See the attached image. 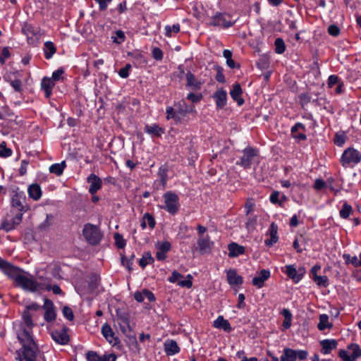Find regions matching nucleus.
Instances as JSON below:
<instances>
[{"mask_svg":"<svg viewBox=\"0 0 361 361\" xmlns=\"http://www.w3.org/2000/svg\"><path fill=\"white\" fill-rule=\"evenodd\" d=\"M12 154V150L10 148L6 147V143L5 142H2L0 144V157L6 158Z\"/></svg>","mask_w":361,"mask_h":361,"instance_id":"49530a36","label":"nucleus"},{"mask_svg":"<svg viewBox=\"0 0 361 361\" xmlns=\"http://www.w3.org/2000/svg\"><path fill=\"white\" fill-rule=\"evenodd\" d=\"M176 112L178 115L180 116H185L188 113H189L188 105L185 102H183V104L178 103V107L176 109Z\"/></svg>","mask_w":361,"mask_h":361,"instance_id":"3c124183","label":"nucleus"},{"mask_svg":"<svg viewBox=\"0 0 361 361\" xmlns=\"http://www.w3.org/2000/svg\"><path fill=\"white\" fill-rule=\"evenodd\" d=\"M305 131V125L300 122L296 123L290 129L292 137L299 141L307 140V135L304 133Z\"/></svg>","mask_w":361,"mask_h":361,"instance_id":"ddd939ff","label":"nucleus"},{"mask_svg":"<svg viewBox=\"0 0 361 361\" xmlns=\"http://www.w3.org/2000/svg\"><path fill=\"white\" fill-rule=\"evenodd\" d=\"M154 262V258L149 252H144L142 257L139 260L140 266L144 269L148 264H152Z\"/></svg>","mask_w":361,"mask_h":361,"instance_id":"c9c22d12","label":"nucleus"},{"mask_svg":"<svg viewBox=\"0 0 361 361\" xmlns=\"http://www.w3.org/2000/svg\"><path fill=\"white\" fill-rule=\"evenodd\" d=\"M64 73V70L63 68H59L56 71H54L52 73L51 80L55 82L56 81H59L62 78V75Z\"/></svg>","mask_w":361,"mask_h":361,"instance_id":"69168bd1","label":"nucleus"},{"mask_svg":"<svg viewBox=\"0 0 361 361\" xmlns=\"http://www.w3.org/2000/svg\"><path fill=\"white\" fill-rule=\"evenodd\" d=\"M166 120L173 119L176 123L181 122V118L178 115L176 109L175 110L172 106H167L166 109Z\"/></svg>","mask_w":361,"mask_h":361,"instance_id":"473e14b6","label":"nucleus"},{"mask_svg":"<svg viewBox=\"0 0 361 361\" xmlns=\"http://www.w3.org/2000/svg\"><path fill=\"white\" fill-rule=\"evenodd\" d=\"M102 334L106 340L113 346L120 345L121 341L118 337L115 336L111 326L105 323L102 327Z\"/></svg>","mask_w":361,"mask_h":361,"instance_id":"9b49d317","label":"nucleus"},{"mask_svg":"<svg viewBox=\"0 0 361 361\" xmlns=\"http://www.w3.org/2000/svg\"><path fill=\"white\" fill-rule=\"evenodd\" d=\"M87 182L90 183L89 192L92 195L96 193L102 188V180L94 173H92L88 176Z\"/></svg>","mask_w":361,"mask_h":361,"instance_id":"f3484780","label":"nucleus"},{"mask_svg":"<svg viewBox=\"0 0 361 361\" xmlns=\"http://www.w3.org/2000/svg\"><path fill=\"white\" fill-rule=\"evenodd\" d=\"M164 351L169 356L174 355L180 350L176 341L172 339L166 340L164 343Z\"/></svg>","mask_w":361,"mask_h":361,"instance_id":"4be33fe9","label":"nucleus"},{"mask_svg":"<svg viewBox=\"0 0 361 361\" xmlns=\"http://www.w3.org/2000/svg\"><path fill=\"white\" fill-rule=\"evenodd\" d=\"M307 355L308 353L305 350H294L285 348L280 357V361H296L297 359L302 361L307 359Z\"/></svg>","mask_w":361,"mask_h":361,"instance_id":"1a4fd4ad","label":"nucleus"},{"mask_svg":"<svg viewBox=\"0 0 361 361\" xmlns=\"http://www.w3.org/2000/svg\"><path fill=\"white\" fill-rule=\"evenodd\" d=\"M213 326L216 329H223L226 332H231L232 331L231 326L229 322L224 318L223 316H219L214 322Z\"/></svg>","mask_w":361,"mask_h":361,"instance_id":"bb28decb","label":"nucleus"},{"mask_svg":"<svg viewBox=\"0 0 361 361\" xmlns=\"http://www.w3.org/2000/svg\"><path fill=\"white\" fill-rule=\"evenodd\" d=\"M121 320V323H119L121 330L123 334H127L128 331L130 330L129 319L127 317H122Z\"/></svg>","mask_w":361,"mask_h":361,"instance_id":"8fccbe9b","label":"nucleus"},{"mask_svg":"<svg viewBox=\"0 0 361 361\" xmlns=\"http://www.w3.org/2000/svg\"><path fill=\"white\" fill-rule=\"evenodd\" d=\"M353 211V208L351 205L348 204L347 202H344L341 209L339 212L340 216L342 219H348Z\"/></svg>","mask_w":361,"mask_h":361,"instance_id":"79ce46f5","label":"nucleus"},{"mask_svg":"<svg viewBox=\"0 0 361 361\" xmlns=\"http://www.w3.org/2000/svg\"><path fill=\"white\" fill-rule=\"evenodd\" d=\"M114 237L116 245L118 248L122 249L126 246V243L122 235L119 234L118 233H116Z\"/></svg>","mask_w":361,"mask_h":361,"instance_id":"09e8293b","label":"nucleus"},{"mask_svg":"<svg viewBox=\"0 0 361 361\" xmlns=\"http://www.w3.org/2000/svg\"><path fill=\"white\" fill-rule=\"evenodd\" d=\"M22 32L27 36V42L31 43L32 37L37 35L39 33L37 27H35L31 24L25 23L22 27Z\"/></svg>","mask_w":361,"mask_h":361,"instance_id":"cd10ccee","label":"nucleus"},{"mask_svg":"<svg viewBox=\"0 0 361 361\" xmlns=\"http://www.w3.org/2000/svg\"><path fill=\"white\" fill-rule=\"evenodd\" d=\"M82 234L85 240L92 245H98L102 238L99 228L89 223L84 226Z\"/></svg>","mask_w":361,"mask_h":361,"instance_id":"0eeeda50","label":"nucleus"},{"mask_svg":"<svg viewBox=\"0 0 361 361\" xmlns=\"http://www.w3.org/2000/svg\"><path fill=\"white\" fill-rule=\"evenodd\" d=\"M213 98L215 100L217 109H221L226 105L227 93L223 88L217 90L214 92Z\"/></svg>","mask_w":361,"mask_h":361,"instance_id":"dca6fc26","label":"nucleus"},{"mask_svg":"<svg viewBox=\"0 0 361 361\" xmlns=\"http://www.w3.org/2000/svg\"><path fill=\"white\" fill-rule=\"evenodd\" d=\"M11 56V53L9 51V48L8 47H5L3 48L1 53L0 54V63L4 64L6 62V59H8Z\"/></svg>","mask_w":361,"mask_h":361,"instance_id":"5fc2aeb1","label":"nucleus"},{"mask_svg":"<svg viewBox=\"0 0 361 361\" xmlns=\"http://www.w3.org/2000/svg\"><path fill=\"white\" fill-rule=\"evenodd\" d=\"M0 270L8 277L13 279L17 286L20 287L24 290L33 293L45 288L44 284L38 282L32 275L27 274L28 276H25L22 274V273H24L23 269L13 265L1 257Z\"/></svg>","mask_w":361,"mask_h":361,"instance_id":"f03ea898","label":"nucleus"},{"mask_svg":"<svg viewBox=\"0 0 361 361\" xmlns=\"http://www.w3.org/2000/svg\"><path fill=\"white\" fill-rule=\"evenodd\" d=\"M131 68V66L128 63L123 68H121L118 71V75L122 78H126L129 75V71Z\"/></svg>","mask_w":361,"mask_h":361,"instance_id":"0e129e2a","label":"nucleus"},{"mask_svg":"<svg viewBox=\"0 0 361 361\" xmlns=\"http://www.w3.org/2000/svg\"><path fill=\"white\" fill-rule=\"evenodd\" d=\"M51 338L56 343L60 345H66L69 341V336L66 328L53 331L51 332Z\"/></svg>","mask_w":361,"mask_h":361,"instance_id":"2eb2a0df","label":"nucleus"},{"mask_svg":"<svg viewBox=\"0 0 361 361\" xmlns=\"http://www.w3.org/2000/svg\"><path fill=\"white\" fill-rule=\"evenodd\" d=\"M215 69L216 71V75L215 76L216 80L219 82L224 83L226 82V79L223 73V68L219 66H215Z\"/></svg>","mask_w":361,"mask_h":361,"instance_id":"603ef678","label":"nucleus"},{"mask_svg":"<svg viewBox=\"0 0 361 361\" xmlns=\"http://www.w3.org/2000/svg\"><path fill=\"white\" fill-rule=\"evenodd\" d=\"M328 33L333 37H337L340 34V28L336 25H331L328 27Z\"/></svg>","mask_w":361,"mask_h":361,"instance_id":"774afa93","label":"nucleus"},{"mask_svg":"<svg viewBox=\"0 0 361 361\" xmlns=\"http://www.w3.org/2000/svg\"><path fill=\"white\" fill-rule=\"evenodd\" d=\"M54 86L55 82L51 78L44 77L42 78L41 81V89L44 92V96L47 99L51 97Z\"/></svg>","mask_w":361,"mask_h":361,"instance_id":"412c9836","label":"nucleus"},{"mask_svg":"<svg viewBox=\"0 0 361 361\" xmlns=\"http://www.w3.org/2000/svg\"><path fill=\"white\" fill-rule=\"evenodd\" d=\"M243 154L242 157L240 161L236 162V164L247 169L250 168L253 159L259 156V150L248 146L243 150Z\"/></svg>","mask_w":361,"mask_h":361,"instance_id":"6e6552de","label":"nucleus"},{"mask_svg":"<svg viewBox=\"0 0 361 361\" xmlns=\"http://www.w3.org/2000/svg\"><path fill=\"white\" fill-rule=\"evenodd\" d=\"M152 57L157 61H161L163 59L164 54L162 50L159 47L153 48L152 51Z\"/></svg>","mask_w":361,"mask_h":361,"instance_id":"680f3d73","label":"nucleus"},{"mask_svg":"<svg viewBox=\"0 0 361 361\" xmlns=\"http://www.w3.org/2000/svg\"><path fill=\"white\" fill-rule=\"evenodd\" d=\"M113 42L116 44H120L126 40V36L123 31L119 30L115 32V35L111 37Z\"/></svg>","mask_w":361,"mask_h":361,"instance_id":"c03bdc74","label":"nucleus"},{"mask_svg":"<svg viewBox=\"0 0 361 361\" xmlns=\"http://www.w3.org/2000/svg\"><path fill=\"white\" fill-rule=\"evenodd\" d=\"M144 130L146 133L150 135L152 137H161L165 133L164 128L160 127L158 124L146 125Z\"/></svg>","mask_w":361,"mask_h":361,"instance_id":"aec40b11","label":"nucleus"},{"mask_svg":"<svg viewBox=\"0 0 361 361\" xmlns=\"http://www.w3.org/2000/svg\"><path fill=\"white\" fill-rule=\"evenodd\" d=\"M360 161L361 152L353 147L345 149L340 158V163L344 168H353Z\"/></svg>","mask_w":361,"mask_h":361,"instance_id":"20e7f679","label":"nucleus"},{"mask_svg":"<svg viewBox=\"0 0 361 361\" xmlns=\"http://www.w3.org/2000/svg\"><path fill=\"white\" fill-rule=\"evenodd\" d=\"M12 194L11 200V208L16 209L18 212V214H21L23 216L24 213L30 209V206L27 203V197L25 192L17 188L13 190Z\"/></svg>","mask_w":361,"mask_h":361,"instance_id":"39448f33","label":"nucleus"},{"mask_svg":"<svg viewBox=\"0 0 361 361\" xmlns=\"http://www.w3.org/2000/svg\"><path fill=\"white\" fill-rule=\"evenodd\" d=\"M313 281L319 287L326 288L329 286V279L326 276H317Z\"/></svg>","mask_w":361,"mask_h":361,"instance_id":"a18cd8bd","label":"nucleus"},{"mask_svg":"<svg viewBox=\"0 0 361 361\" xmlns=\"http://www.w3.org/2000/svg\"><path fill=\"white\" fill-rule=\"evenodd\" d=\"M226 279L228 284L231 286H239L243 283V278L237 274L235 269H230L226 271Z\"/></svg>","mask_w":361,"mask_h":361,"instance_id":"4468645a","label":"nucleus"},{"mask_svg":"<svg viewBox=\"0 0 361 361\" xmlns=\"http://www.w3.org/2000/svg\"><path fill=\"white\" fill-rule=\"evenodd\" d=\"M185 78L187 87H190L194 91L200 90L202 88L203 82L196 79L195 75L191 71H188Z\"/></svg>","mask_w":361,"mask_h":361,"instance_id":"6ab92c4d","label":"nucleus"},{"mask_svg":"<svg viewBox=\"0 0 361 361\" xmlns=\"http://www.w3.org/2000/svg\"><path fill=\"white\" fill-rule=\"evenodd\" d=\"M348 348L352 350L351 355H349L348 351L345 350H340L338 352V356L343 361H355L361 356V348L359 345L356 343H351L348 346Z\"/></svg>","mask_w":361,"mask_h":361,"instance_id":"9d476101","label":"nucleus"},{"mask_svg":"<svg viewBox=\"0 0 361 361\" xmlns=\"http://www.w3.org/2000/svg\"><path fill=\"white\" fill-rule=\"evenodd\" d=\"M182 278H183V276L177 271L174 270L172 271L171 276L169 277L168 281L172 283H178V281H179L178 279Z\"/></svg>","mask_w":361,"mask_h":361,"instance_id":"e2e57ef3","label":"nucleus"},{"mask_svg":"<svg viewBox=\"0 0 361 361\" xmlns=\"http://www.w3.org/2000/svg\"><path fill=\"white\" fill-rule=\"evenodd\" d=\"M186 278H187V279L180 280V281H178V285L181 287H186V288H190L192 286V276L190 274H188Z\"/></svg>","mask_w":361,"mask_h":361,"instance_id":"4d7b16f0","label":"nucleus"},{"mask_svg":"<svg viewBox=\"0 0 361 361\" xmlns=\"http://www.w3.org/2000/svg\"><path fill=\"white\" fill-rule=\"evenodd\" d=\"M329 317L326 314H322L319 316V322L317 324V328L320 331H324L326 329H331L333 326L332 323L329 322Z\"/></svg>","mask_w":361,"mask_h":361,"instance_id":"7c9ffc66","label":"nucleus"},{"mask_svg":"<svg viewBox=\"0 0 361 361\" xmlns=\"http://www.w3.org/2000/svg\"><path fill=\"white\" fill-rule=\"evenodd\" d=\"M202 97L203 96L202 93L195 94L193 92H190L188 94L186 98L189 101H191L192 103H197L202 100Z\"/></svg>","mask_w":361,"mask_h":361,"instance_id":"6e6d98bb","label":"nucleus"},{"mask_svg":"<svg viewBox=\"0 0 361 361\" xmlns=\"http://www.w3.org/2000/svg\"><path fill=\"white\" fill-rule=\"evenodd\" d=\"M63 316L69 321H73L74 319V314L72 309L68 306H64L63 308Z\"/></svg>","mask_w":361,"mask_h":361,"instance_id":"bf43d9fd","label":"nucleus"},{"mask_svg":"<svg viewBox=\"0 0 361 361\" xmlns=\"http://www.w3.org/2000/svg\"><path fill=\"white\" fill-rule=\"evenodd\" d=\"M101 356L93 350H89L86 353V359L87 361H100Z\"/></svg>","mask_w":361,"mask_h":361,"instance_id":"864d4df0","label":"nucleus"},{"mask_svg":"<svg viewBox=\"0 0 361 361\" xmlns=\"http://www.w3.org/2000/svg\"><path fill=\"white\" fill-rule=\"evenodd\" d=\"M243 90L239 83H235L230 92V95L233 101L236 102L238 106H242L245 103V100L241 97Z\"/></svg>","mask_w":361,"mask_h":361,"instance_id":"a211bd4d","label":"nucleus"},{"mask_svg":"<svg viewBox=\"0 0 361 361\" xmlns=\"http://www.w3.org/2000/svg\"><path fill=\"white\" fill-rule=\"evenodd\" d=\"M345 140L346 136L344 132L337 133L334 135V142L338 147H342L345 144Z\"/></svg>","mask_w":361,"mask_h":361,"instance_id":"37998d69","label":"nucleus"},{"mask_svg":"<svg viewBox=\"0 0 361 361\" xmlns=\"http://www.w3.org/2000/svg\"><path fill=\"white\" fill-rule=\"evenodd\" d=\"M28 164L29 161L27 160L23 159L21 161L20 166L18 170L20 176H23L27 173Z\"/></svg>","mask_w":361,"mask_h":361,"instance_id":"338daca9","label":"nucleus"},{"mask_svg":"<svg viewBox=\"0 0 361 361\" xmlns=\"http://www.w3.org/2000/svg\"><path fill=\"white\" fill-rule=\"evenodd\" d=\"M164 205L161 208L168 212L171 215H175L179 210V197L173 191H167L164 195Z\"/></svg>","mask_w":361,"mask_h":361,"instance_id":"423d86ee","label":"nucleus"},{"mask_svg":"<svg viewBox=\"0 0 361 361\" xmlns=\"http://www.w3.org/2000/svg\"><path fill=\"white\" fill-rule=\"evenodd\" d=\"M29 197L35 201L39 200L42 195V190L38 183H32L27 188Z\"/></svg>","mask_w":361,"mask_h":361,"instance_id":"393cba45","label":"nucleus"},{"mask_svg":"<svg viewBox=\"0 0 361 361\" xmlns=\"http://www.w3.org/2000/svg\"><path fill=\"white\" fill-rule=\"evenodd\" d=\"M65 167H66L65 161H62L60 164H54L50 166L49 171H50V173H54L56 176H61L63 173Z\"/></svg>","mask_w":361,"mask_h":361,"instance_id":"58836bf2","label":"nucleus"},{"mask_svg":"<svg viewBox=\"0 0 361 361\" xmlns=\"http://www.w3.org/2000/svg\"><path fill=\"white\" fill-rule=\"evenodd\" d=\"M180 26L178 23L173 25V26L166 25L165 26V35L166 37H171V32L174 33H178L180 32Z\"/></svg>","mask_w":361,"mask_h":361,"instance_id":"de8ad7c7","label":"nucleus"},{"mask_svg":"<svg viewBox=\"0 0 361 361\" xmlns=\"http://www.w3.org/2000/svg\"><path fill=\"white\" fill-rule=\"evenodd\" d=\"M343 259L346 264H352L355 267H361V258L358 259L356 256L350 257L349 254H344L343 255Z\"/></svg>","mask_w":361,"mask_h":361,"instance_id":"ea45409f","label":"nucleus"},{"mask_svg":"<svg viewBox=\"0 0 361 361\" xmlns=\"http://www.w3.org/2000/svg\"><path fill=\"white\" fill-rule=\"evenodd\" d=\"M342 80L338 78L336 75H331L327 80L328 87L331 88L334 85H338V82H341Z\"/></svg>","mask_w":361,"mask_h":361,"instance_id":"052dcab7","label":"nucleus"},{"mask_svg":"<svg viewBox=\"0 0 361 361\" xmlns=\"http://www.w3.org/2000/svg\"><path fill=\"white\" fill-rule=\"evenodd\" d=\"M56 49L52 42H46L44 43V56L47 59H50L52 56L56 53Z\"/></svg>","mask_w":361,"mask_h":361,"instance_id":"72a5a7b5","label":"nucleus"},{"mask_svg":"<svg viewBox=\"0 0 361 361\" xmlns=\"http://www.w3.org/2000/svg\"><path fill=\"white\" fill-rule=\"evenodd\" d=\"M22 214H16V215L11 220L4 219L2 221L0 230H4L6 232H9L13 230L16 226L19 225L22 221Z\"/></svg>","mask_w":361,"mask_h":361,"instance_id":"f8f14e48","label":"nucleus"},{"mask_svg":"<svg viewBox=\"0 0 361 361\" xmlns=\"http://www.w3.org/2000/svg\"><path fill=\"white\" fill-rule=\"evenodd\" d=\"M42 308L44 310V319L47 322H51L56 319V313L53 302L44 298ZM41 306L37 302H32L25 306L22 313L23 322L17 331V338L22 345L21 354L17 350L19 361H36L37 355L39 352V348L34 341L32 329L35 326L32 318L33 312L40 310Z\"/></svg>","mask_w":361,"mask_h":361,"instance_id":"f257e3e1","label":"nucleus"},{"mask_svg":"<svg viewBox=\"0 0 361 361\" xmlns=\"http://www.w3.org/2000/svg\"><path fill=\"white\" fill-rule=\"evenodd\" d=\"M298 271L293 265H287L286 267V274L295 283L300 281V277L298 276Z\"/></svg>","mask_w":361,"mask_h":361,"instance_id":"f704fd0d","label":"nucleus"},{"mask_svg":"<svg viewBox=\"0 0 361 361\" xmlns=\"http://www.w3.org/2000/svg\"><path fill=\"white\" fill-rule=\"evenodd\" d=\"M275 51L279 54H281L286 51V44L282 38L278 37L274 42Z\"/></svg>","mask_w":361,"mask_h":361,"instance_id":"a19ab883","label":"nucleus"},{"mask_svg":"<svg viewBox=\"0 0 361 361\" xmlns=\"http://www.w3.org/2000/svg\"><path fill=\"white\" fill-rule=\"evenodd\" d=\"M300 102L302 107L307 105L311 101V96L309 93H302L299 95Z\"/></svg>","mask_w":361,"mask_h":361,"instance_id":"13d9d810","label":"nucleus"},{"mask_svg":"<svg viewBox=\"0 0 361 361\" xmlns=\"http://www.w3.org/2000/svg\"><path fill=\"white\" fill-rule=\"evenodd\" d=\"M282 315L284 317L283 326L288 329L291 326L292 314L288 309L284 308L281 312Z\"/></svg>","mask_w":361,"mask_h":361,"instance_id":"e433bc0d","label":"nucleus"},{"mask_svg":"<svg viewBox=\"0 0 361 361\" xmlns=\"http://www.w3.org/2000/svg\"><path fill=\"white\" fill-rule=\"evenodd\" d=\"M121 263L123 266H125L128 271H131L133 269L132 265L133 264V260L135 259V254L132 253L129 257H126V255L121 254Z\"/></svg>","mask_w":361,"mask_h":361,"instance_id":"4c0bfd02","label":"nucleus"},{"mask_svg":"<svg viewBox=\"0 0 361 361\" xmlns=\"http://www.w3.org/2000/svg\"><path fill=\"white\" fill-rule=\"evenodd\" d=\"M320 345L322 346L321 353L326 355L337 348L338 342L335 339H325L320 342Z\"/></svg>","mask_w":361,"mask_h":361,"instance_id":"b1692460","label":"nucleus"},{"mask_svg":"<svg viewBox=\"0 0 361 361\" xmlns=\"http://www.w3.org/2000/svg\"><path fill=\"white\" fill-rule=\"evenodd\" d=\"M228 250L229 257H237L239 255H243L245 252L244 246L240 245L234 242L228 244Z\"/></svg>","mask_w":361,"mask_h":361,"instance_id":"a878e982","label":"nucleus"},{"mask_svg":"<svg viewBox=\"0 0 361 361\" xmlns=\"http://www.w3.org/2000/svg\"><path fill=\"white\" fill-rule=\"evenodd\" d=\"M155 224L154 218L152 214L149 213L144 214L141 222V227L142 229L146 228L147 225H148L151 228H153L155 226Z\"/></svg>","mask_w":361,"mask_h":361,"instance_id":"2f4dec72","label":"nucleus"},{"mask_svg":"<svg viewBox=\"0 0 361 361\" xmlns=\"http://www.w3.org/2000/svg\"><path fill=\"white\" fill-rule=\"evenodd\" d=\"M169 166L167 164L161 165L158 170L157 175L160 179L161 185L164 189L166 186L167 181L169 180L168 176Z\"/></svg>","mask_w":361,"mask_h":361,"instance_id":"c756f323","label":"nucleus"},{"mask_svg":"<svg viewBox=\"0 0 361 361\" xmlns=\"http://www.w3.org/2000/svg\"><path fill=\"white\" fill-rule=\"evenodd\" d=\"M270 277V271L267 269H262L258 274V276L252 279V284L260 288L264 286L266 281Z\"/></svg>","mask_w":361,"mask_h":361,"instance_id":"5701e85b","label":"nucleus"},{"mask_svg":"<svg viewBox=\"0 0 361 361\" xmlns=\"http://www.w3.org/2000/svg\"><path fill=\"white\" fill-rule=\"evenodd\" d=\"M197 243L200 254L202 255L210 252L211 246L209 243V237L208 235L200 238L197 240Z\"/></svg>","mask_w":361,"mask_h":361,"instance_id":"c85d7f7f","label":"nucleus"},{"mask_svg":"<svg viewBox=\"0 0 361 361\" xmlns=\"http://www.w3.org/2000/svg\"><path fill=\"white\" fill-rule=\"evenodd\" d=\"M238 17L235 18L233 14L227 12H216L215 15L209 18L208 25L213 27H221L227 29L233 27L238 21Z\"/></svg>","mask_w":361,"mask_h":361,"instance_id":"7ed1b4c3","label":"nucleus"}]
</instances>
